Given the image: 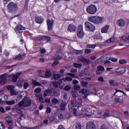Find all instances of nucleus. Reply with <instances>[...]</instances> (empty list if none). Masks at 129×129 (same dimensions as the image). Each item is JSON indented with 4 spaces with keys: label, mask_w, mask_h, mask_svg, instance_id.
I'll list each match as a JSON object with an SVG mask.
<instances>
[{
    "label": "nucleus",
    "mask_w": 129,
    "mask_h": 129,
    "mask_svg": "<svg viewBox=\"0 0 129 129\" xmlns=\"http://www.w3.org/2000/svg\"><path fill=\"white\" fill-rule=\"evenodd\" d=\"M108 29H109V26L106 25L105 27H104L102 29L101 32L102 33H107V31H108Z\"/></svg>",
    "instance_id": "obj_24"
},
{
    "label": "nucleus",
    "mask_w": 129,
    "mask_h": 129,
    "mask_svg": "<svg viewBox=\"0 0 129 129\" xmlns=\"http://www.w3.org/2000/svg\"><path fill=\"white\" fill-rule=\"evenodd\" d=\"M100 129H109L105 124H102L101 126Z\"/></svg>",
    "instance_id": "obj_52"
},
{
    "label": "nucleus",
    "mask_w": 129,
    "mask_h": 129,
    "mask_svg": "<svg viewBox=\"0 0 129 129\" xmlns=\"http://www.w3.org/2000/svg\"><path fill=\"white\" fill-rule=\"evenodd\" d=\"M19 9L18 4L10 2L7 6V10L9 13H16Z\"/></svg>",
    "instance_id": "obj_1"
},
{
    "label": "nucleus",
    "mask_w": 129,
    "mask_h": 129,
    "mask_svg": "<svg viewBox=\"0 0 129 129\" xmlns=\"http://www.w3.org/2000/svg\"><path fill=\"white\" fill-rule=\"evenodd\" d=\"M77 35L79 38H82L84 36V32H83V26L79 25L78 27Z\"/></svg>",
    "instance_id": "obj_7"
},
{
    "label": "nucleus",
    "mask_w": 129,
    "mask_h": 129,
    "mask_svg": "<svg viewBox=\"0 0 129 129\" xmlns=\"http://www.w3.org/2000/svg\"><path fill=\"white\" fill-rule=\"evenodd\" d=\"M98 81H100V82H103L104 81V79H103V77H100L98 79Z\"/></svg>",
    "instance_id": "obj_63"
},
{
    "label": "nucleus",
    "mask_w": 129,
    "mask_h": 129,
    "mask_svg": "<svg viewBox=\"0 0 129 129\" xmlns=\"http://www.w3.org/2000/svg\"><path fill=\"white\" fill-rule=\"evenodd\" d=\"M70 117V115L69 113H66L64 114V118L66 119H68L69 117Z\"/></svg>",
    "instance_id": "obj_53"
},
{
    "label": "nucleus",
    "mask_w": 129,
    "mask_h": 129,
    "mask_svg": "<svg viewBox=\"0 0 129 129\" xmlns=\"http://www.w3.org/2000/svg\"><path fill=\"white\" fill-rule=\"evenodd\" d=\"M86 11L87 13L90 15H94V14L97 12V8L96 6H95V5L91 4L87 7Z\"/></svg>",
    "instance_id": "obj_4"
},
{
    "label": "nucleus",
    "mask_w": 129,
    "mask_h": 129,
    "mask_svg": "<svg viewBox=\"0 0 129 129\" xmlns=\"http://www.w3.org/2000/svg\"><path fill=\"white\" fill-rule=\"evenodd\" d=\"M86 129H96V126L93 122H88L86 125Z\"/></svg>",
    "instance_id": "obj_14"
},
{
    "label": "nucleus",
    "mask_w": 129,
    "mask_h": 129,
    "mask_svg": "<svg viewBox=\"0 0 129 129\" xmlns=\"http://www.w3.org/2000/svg\"><path fill=\"white\" fill-rule=\"evenodd\" d=\"M73 113L74 115H77V109L76 108H74L73 109Z\"/></svg>",
    "instance_id": "obj_45"
},
{
    "label": "nucleus",
    "mask_w": 129,
    "mask_h": 129,
    "mask_svg": "<svg viewBox=\"0 0 129 129\" xmlns=\"http://www.w3.org/2000/svg\"><path fill=\"white\" fill-rule=\"evenodd\" d=\"M42 89H41V88H37L34 90V92H35V93H40Z\"/></svg>",
    "instance_id": "obj_40"
},
{
    "label": "nucleus",
    "mask_w": 129,
    "mask_h": 129,
    "mask_svg": "<svg viewBox=\"0 0 129 129\" xmlns=\"http://www.w3.org/2000/svg\"><path fill=\"white\" fill-rule=\"evenodd\" d=\"M117 94V96H122V94L125 95V93L123 92L122 91H120L119 90H116L115 93L114 94V95Z\"/></svg>",
    "instance_id": "obj_20"
},
{
    "label": "nucleus",
    "mask_w": 129,
    "mask_h": 129,
    "mask_svg": "<svg viewBox=\"0 0 129 129\" xmlns=\"http://www.w3.org/2000/svg\"><path fill=\"white\" fill-rule=\"evenodd\" d=\"M64 89L66 90V91H69V90L71 89V87L68 85H67L64 87Z\"/></svg>",
    "instance_id": "obj_46"
},
{
    "label": "nucleus",
    "mask_w": 129,
    "mask_h": 129,
    "mask_svg": "<svg viewBox=\"0 0 129 129\" xmlns=\"http://www.w3.org/2000/svg\"><path fill=\"white\" fill-rule=\"evenodd\" d=\"M116 23L119 27H124V26H125V21L122 19L117 20Z\"/></svg>",
    "instance_id": "obj_19"
},
{
    "label": "nucleus",
    "mask_w": 129,
    "mask_h": 129,
    "mask_svg": "<svg viewBox=\"0 0 129 129\" xmlns=\"http://www.w3.org/2000/svg\"><path fill=\"white\" fill-rule=\"evenodd\" d=\"M55 118H56L55 117V116L50 117L49 118V121H50V122L54 121V120H55Z\"/></svg>",
    "instance_id": "obj_58"
},
{
    "label": "nucleus",
    "mask_w": 129,
    "mask_h": 129,
    "mask_svg": "<svg viewBox=\"0 0 129 129\" xmlns=\"http://www.w3.org/2000/svg\"><path fill=\"white\" fill-rule=\"evenodd\" d=\"M119 63V64H125L126 63V60L124 59H120Z\"/></svg>",
    "instance_id": "obj_48"
},
{
    "label": "nucleus",
    "mask_w": 129,
    "mask_h": 129,
    "mask_svg": "<svg viewBox=\"0 0 129 129\" xmlns=\"http://www.w3.org/2000/svg\"><path fill=\"white\" fill-rule=\"evenodd\" d=\"M62 82H63V79H60L57 82L58 85H60L61 83H62Z\"/></svg>",
    "instance_id": "obj_64"
},
{
    "label": "nucleus",
    "mask_w": 129,
    "mask_h": 129,
    "mask_svg": "<svg viewBox=\"0 0 129 129\" xmlns=\"http://www.w3.org/2000/svg\"><path fill=\"white\" fill-rule=\"evenodd\" d=\"M54 79L56 80H58V79H60L61 78V75L58 74H55L53 75Z\"/></svg>",
    "instance_id": "obj_33"
},
{
    "label": "nucleus",
    "mask_w": 129,
    "mask_h": 129,
    "mask_svg": "<svg viewBox=\"0 0 129 129\" xmlns=\"http://www.w3.org/2000/svg\"><path fill=\"white\" fill-rule=\"evenodd\" d=\"M76 30H77V27L73 24H70L67 29V31L70 33L76 32Z\"/></svg>",
    "instance_id": "obj_12"
},
{
    "label": "nucleus",
    "mask_w": 129,
    "mask_h": 129,
    "mask_svg": "<svg viewBox=\"0 0 129 129\" xmlns=\"http://www.w3.org/2000/svg\"><path fill=\"white\" fill-rule=\"evenodd\" d=\"M32 83L33 85H35V86H42V84L41 83L36 81H33Z\"/></svg>",
    "instance_id": "obj_30"
},
{
    "label": "nucleus",
    "mask_w": 129,
    "mask_h": 129,
    "mask_svg": "<svg viewBox=\"0 0 129 129\" xmlns=\"http://www.w3.org/2000/svg\"><path fill=\"white\" fill-rule=\"evenodd\" d=\"M7 88L8 89V90H10L11 95H16L17 91L14 89V86H7Z\"/></svg>",
    "instance_id": "obj_17"
},
{
    "label": "nucleus",
    "mask_w": 129,
    "mask_h": 129,
    "mask_svg": "<svg viewBox=\"0 0 129 129\" xmlns=\"http://www.w3.org/2000/svg\"><path fill=\"white\" fill-rule=\"evenodd\" d=\"M81 85L83 86V87H87V86H88V82L83 81L81 83Z\"/></svg>",
    "instance_id": "obj_35"
},
{
    "label": "nucleus",
    "mask_w": 129,
    "mask_h": 129,
    "mask_svg": "<svg viewBox=\"0 0 129 129\" xmlns=\"http://www.w3.org/2000/svg\"><path fill=\"white\" fill-rule=\"evenodd\" d=\"M108 116H109V110H107L106 111H105L104 117H108Z\"/></svg>",
    "instance_id": "obj_38"
},
{
    "label": "nucleus",
    "mask_w": 129,
    "mask_h": 129,
    "mask_svg": "<svg viewBox=\"0 0 129 129\" xmlns=\"http://www.w3.org/2000/svg\"><path fill=\"white\" fill-rule=\"evenodd\" d=\"M109 40H110V42L111 43H113V42L115 41V38L114 37H111L109 38Z\"/></svg>",
    "instance_id": "obj_56"
},
{
    "label": "nucleus",
    "mask_w": 129,
    "mask_h": 129,
    "mask_svg": "<svg viewBox=\"0 0 129 129\" xmlns=\"http://www.w3.org/2000/svg\"><path fill=\"white\" fill-rule=\"evenodd\" d=\"M86 58L82 57V56H80L79 57V60H80V61H81L82 62H84L85 61Z\"/></svg>",
    "instance_id": "obj_51"
},
{
    "label": "nucleus",
    "mask_w": 129,
    "mask_h": 129,
    "mask_svg": "<svg viewBox=\"0 0 129 129\" xmlns=\"http://www.w3.org/2000/svg\"><path fill=\"white\" fill-rule=\"evenodd\" d=\"M96 46V44H93V45L89 44L86 46V48H92V49H94V48H95Z\"/></svg>",
    "instance_id": "obj_41"
},
{
    "label": "nucleus",
    "mask_w": 129,
    "mask_h": 129,
    "mask_svg": "<svg viewBox=\"0 0 129 129\" xmlns=\"http://www.w3.org/2000/svg\"><path fill=\"white\" fill-rule=\"evenodd\" d=\"M41 39L42 40H45L47 42H50L51 41V37L48 36H42Z\"/></svg>",
    "instance_id": "obj_28"
},
{
    "label": "nucleus",
    "mask_w": 129,
    "mask_h": 129,
    "mask_svg": "<svg viewBox=\"0 0 129 129\" xmlns=\"http://www.w3.org/2000/svg\"><path fill=\"white\" fill-rule=\"evenodd\" d=\"M6 121L7 122L9 126L8 129H13L14 128V120L10 116H8L5 118Z\"/></svg>",
    "instance_id": "obj_6"
},
{
    "label": "nucleus",
    "mask_w": 129,
    "mask_h": 129,
    "mask_svg": "<svg viewBox=\"0 0 129 129\" xmlns=\"http://www.w3.org/2000/svg\"><path fill=\"white\" fill-rule=\"evenodd\" d=\"M70 72L72 73H76V72H77V69H71Z\"/></svg>",
    "instance_id": "obj_55"
},
{
    "label": "nucleus",
    "mask_w": 129,
    "mask_h": 129,
    "mask_svg": "<svg viewBox=\"0 0 129 129\" xmlns=\"http://www.w3.org/2000/svg\"><path fill=\"white\" fill-rule=\"evenodd\" d=\"M35 22L37 23V24H42V23L44 22V19L42 18L41 17H36L35 18Z\"/></svg>",
    "instance_id": "obj_21"
},
{
    "label": "nucleus",
    "mask_w": 129,
    "mask_h": 129,
    "mask_svg": "<svg viewBox=\"0 0 129 129\" xmlns=\"http://www.w3.org/2000/svg\"><path fill=\"white\" fill-rule=\"evenodd\" d=\"M46 113H51V108L48 107L46 108Z\"/></svg>",
    "instance_id": "obj_57"
},
{
    "label": "nucleus",
    "mask_w": 129,
    "mask_h": 129,
    "mask_svg": "<svg viewBox=\"0 0 129 129\" xmlns=\"http://www.w3.org/2000/svg\"><path fill=\"white\" fill-rule=\"evenodd\" d=\"M85 53L86 54H89L90 53H91V50L88 49H86L85 50Z\"/></svg>",
    "instance_id": "obj_54"
},
{
    "label": "nucleus",
    "mask_w": 129,
    "mask_h": 129,
    "mask_svg": "<svg viewBox=\"0 0 129 129\" xmlns=\"http://www.w3.org/2000/svg\"><path fill=\"white\" fill-rule=\"evenodd\" d=\"M53 85L54 87H58V85H58L57 82H54L53 83Z\"/></svg>",
    "instance_id": "obj_61"
},
{
    "label": "nucleus",
    "mask_w": 129,
    "mask_h": 129,
    "mask_svg": "<svg viewBox=\"0 0 129 129\" xmlns=\"http://www.w3.org/2000/svg\"><path fill=\"white\" fill-rule=\"evenodd\" d=\"M114 99L116 103H123V97L122 96H117L115 97Z\"/></svg>",
    "instance_id": "obj_16"
},
{
    "label": "nucleus",
    "mask_w": 129,
    "mask_h": 129,
    "mask_svg": "<svg viewBox=\"0 0 129 129\" xmlns=\"http://www.w3.org/2000/svg\"><path fill=\"white\" fill-rule=\"evenodd\" d=\"M80 93H82V96L83 97H86L89 95V90L87 89H83L80 91Z\"/></svg>",
    "instance_id": "obj_15"
},
{
    "label": "nucleus",
    "mask_w": 129,
    "mask_h": 129,
    "mask_svg": "<svg viewBox=\"0 0 129 129\" xmlns=\"http://www.w3.org/2000/svg\"><path fill=\"white\" fill-rule=\"evenodd\" d=\"M73 106L71 104L68 105V108L69 109V110H72V108H73Z\"/></svg>",
    "instance_id": "obj_59"
},
{
    "label": "nucleus",
    "mask_w": 129,
    "mask_h": 129,
    "mask_svg": "<svg viewBox=\"0 0 129 129\" xmlns=\"http://www.w3.org/2000/svg\"><path fill=\"white\" fill-rule=\"evenodd\" d=\"M125 72H126V70L124 68H119L116 70L115 73L118 75H121V74H123Z\"/></svg>",
    "instance_id": "obj_10"
},
{
    "label": "nucleus",
    "mask_w": 129,
    "mask_h": 129,
    "mask_svg": "<svg viewBox=\"0 0 129 129\" xmlns=\"http://www.w3.org/2000/svg\"><path fill=\"white\" fill-rule=\"evenodd\" d=\"M109 60H110V61H112V62H116V61H117V58L114 57H110L109 58Z\"/></svg>",
    "instance_id": "obj_50"
},
{
    "label": "nucleus",
    "mask_w": 129,
    "mask_h": 129,
    "mask_svg": "<svg viewBox=\"0 0 129 129\" xmlns=\"http://www.w3.org/2000/svg\"><path fill=\"white\" fill-rule=\"evenodd\" d=\"M84 63H86V64H90V63H91V60L86 59L85 61H84Z\"/></svg>",
    "instance_id": "obj_62"
},
{
    "label": "nucleus",
    "mask_w": 129,
    "mask_h": 129,
    "mask_svg": "<svg viewBox=\"0 0 129 129\" xmlns=\"http://www.w3.org/2000/svg\"><path fill=\"white\" fill-rule=\"evenodd\" d=\"M103 56H101L100 58L97 60V63H99V64L101 63L102 61H103Z\"/></svg>",
    "instance_id": "obj_42"
},
{
    "label": "nucleus",
    "mask_w": 129,
    "mask_h": 129,
    "mask_svg": "<svg viewBox=\"0 0 129 129\" xmlns=\"http://www.w3.org/2000/svg\"><path fill=\"white\" fill-rule=\"evenodd\" d=\"M72 53H75L76 54H77V55H81V54L83 53V51H82V50H77L75 49L72 50Z\"/></svg>",
    "instance_id": "obj_25"
},
{
    "label": "nucleus",
    "mask_w": 129,
    "mask_h": 129,
    "mask_svg": "<svg viewBox=\"0 0 129 129\" xmlns=\"http://www.w3.org/2000/svg\"><path fill=\"white\" fill-rule=\"evenodd\" d=\"M63 80L64 82H66L67 81L70 82L72 81L73 79L72 78L70 77H66L65 78H63Z\"/></svg>",
    "instance_id": "obj_27"
},
{
    "label": "nucleus",
    "mask_w": 129,
    "mask_h": 129,
    "mask_svg": "<svg viewBox=\"0 0 129 129\" xmlns=\"http://www.w3.org/2000/svg\"><path fill=\"white\" fill-rule=\"evenodd\" d=\"M51 76V72L50 71H46L45 72V77L46 78H49Z\"/></svg>",
    "instance_id": "obj_34"
},
{
    "label": "nucleus",
    "mask_w": 129,
    "mask_h": 129,
    "mask_svg": "<svg viewBox=\"0 0 129 129\" xmlns=\"http://www.w3.org/2000/svg\"><path fill=\"white\" fill-rule=\"evenodd\" d=\"M58 117L60 119H63V118H64V116H63V114H58Z\"/></svg>",
    "instance_id": "obj_60"
},
{
    "label": "nucleus",
    "mask_w": 129,
    "mask_h": 129,
    "mask_svg": "<svg viewBox=\"0 0 129 129\" xmlns=\"http://www.w3.org/2000/svg\"><path fill=\"white\" fill-rule=\"evenodd\" d=\"M74 67H75V68H80L81 67H82V64L78 63H74Z\"/></svg>",
    "instance_id": "obj_32"
},
{
    "label": "nucleus",
    "mask_w": 129,
    "mask_h": 129,
    "mask_svg": "<svg viewBox=\"0 0 129 129\" xmlns=\"http://www.w3.org/2000/svg\"><path fill=\"white\" fill-rule=\"evenodd\" d=\"M85 26L87 31H89L90 32H94V31H95V26L89 22H85Z\"/></svg>",
    "instance_id": "obj_5"
},
{
    "label": "nucleus",
    "mask_w": 129,
    "mask_h": 129,
    "mask_svg": "<svg viewBox=\"0 0 129 129\" xmlns=\"http://www.w3.org/2000/svg\"><path fill=\"white\" fill-rule=\"evenodd\" d=\"M62 58H63V51L62 50H59L56 53L53 59L54 60H61Z\"/></svg>",
    "instance_id": "obj_8"
},
{
    "label": "nucleus",
    "mask_w": 129,
    "mask_h": 129,
    "mask_svg": "<svg viewBox=\"0 0 129 129\" xmlns=\"http://www.w3.org/2000/svg\"><path fill=\"white\" fill-rule=\"evenodd\" d=\"M66 75H69V76H71L73 78H76V76H75V74L72 73H67Z\"/></svg>",
    "instance_id": "obj_47"
},
{
    "label": "nucleus",
    "mask_w": 129,
    "mask_h": 129,
    "mask_svg": "<svg viewBox=\"0 0 129 129\" xmlns=\"http://www.w3.org/2000/svg\"><path fill=\"white\" fill-rule=\"evenodd\" d=\"M71 104L74 107H76V106L78 105V102L76 101V99L72 100L71 102Z\"/></svg>",
    "instance_id": "obj_22"
},
{
    "label": "nucleus",
    "mask_w": 129,
    "mask_h": 129,
    "mask_svg": "<svg viewBox=\"0 0 129 129\" xmlns=\"http://www.w3.org/2000/svg\"><path fill=\"white\" fill-rule=\"evenodd\" d=\"M77 96H78V93L77 92H75L73 93L72 97H73L74 99H76Z\"/></svg>",
    "instance_id": "obj_39"
},
{
    "label": "nucleus",
    "mask_w": 129,
    "mask_h": 129,
    "mask_svg": "<svg viewBox=\"0 0 129 129\" xmlns=\"http://www.w3.org/2000/svg\"><path fill=\"white\" fill-rule=\"evenodd\" d=\"M25 30H26L25 27H23L21 25L17 26L15 28V32H16V33H18V34L23 33V31Z\"/></svg>",
    "instance_id": "obj_9"
},
{
    "label": "nucleus",
    "mask_w": 129,
    "mask_h": 129,
    "mask_svg": "<svg viewBox=\"0 0 129 129\" xmlns=\"http://www.w3.org/2000/svg\"><path fill=\"white\" fill-rule=\"evenodd\" d=\"M76 129H82V125L80 123H78L76 125Z\"/></svg>",
    "instance_id": "obj_37"
},
{
    "label": "nucleus",
    "mask_w": 129,
    "mask_h": 129,
    "mask_svg": "<svg viewBox=\"0 0 129 129\" xmlns=\"http://www.w3.org/2000/svg\"><path fill=\"white\" fill-rule=\"evenodd\" d=\"M97 70L102 72L103 71H104V67L102 66H99L97 67Z\"/></svg>",
    "instance_id": "obj_36"
},
{
    "label": "nucleus",
    "mask_w": 129,
    "mask_h": 129,
    "mask_svg": "<svg viewBox=\"0 0 129 129\" xmlns=\"http://www.w3.org/2000/svg\"><path fill=\"white\" fill-rule=\"evenodd\" d=\"M74 88L75 90H80V86L78 85H75Z\"/></svg>",
    "instance_id": "obj_43"
},
{
    "label": "nucleus",
    "mask_w": 129,
    "mask_h": 129,
    "mask_svg": "<svg viewBox=\"0 0 129 129\" xmlns=\"http://www.w3.org/2000/svg\"><path fill=\"white\" fill-rule=\"evenodd\" d=\"M16 103V101L15 100H13L12 101H8L6 103L8 105H13V104H14V103Z\"/></svg>",
    "instance_id": "obj_31"
},
{
    "label": "nucleus",
    "mask_w": 129,
    "mask_h": 129,
    "mask_svg": "<svg viewBox=\"0 0 129 129\" xmlns=\"http://www.w3.org/2000/svg\"><path fill=\"white\" fill-rule=\"evenodd\" d=\"M47 25L48 31H52L54 25V21L48 19L47 20Z\"/></svg>",
    "instance_id": "obj_11"
},
{
    "label": "nucleus",
    "mask_w": 129,
    "mask_h": 129,
    "mask_svg": "<svg viewBox=\"0 0 129 129\" xmlns=\"http://www.w3.org/2000/svg\"><path fill=\"white\" fill-rule=\"evenodd\" d=\"M32 104V101L28 99H23L22 101L20 102L18 104L19 107H28L31 106Z\"/></svg>",
    "instance_id": "obj_3"
},
{
    "label": "nucleus",
    "mask_w": 129,
    "mask_h": 129,
    "mask_svg": "<svg viewBox=\"0 0 129 129\" xmlns=\"http://www.w3.org/2000/svg\"><path fill=\"white\" fill-rule=\"evenodd\" d=\"M22 73H23L21 72L19 73H17L16 75H13L12 77V81L13 82H17V81H18V78L20 77V76L22 75Z\"/></svg>",
    "instance_id": "obj_18"
},
{
    "label": "nucleus",
    "mask_w": 129,
    "mask_h": 129,
    "mask_svg": "<svg viewBox=\"0 0 129 129\" xmlns=\"http://www.w3.org/2000/svg\"><path fill=\"white\" fill-rule=\"evenodd\" d=\"M67 105V104L65 102H63L60 104V109L61 110H65V106Z\"/></svg>",
    "instance_id": "obj_26"
},
{
    "label": "nucleus",
    "mask_w": 129,
    "mask_h": 129,
    "mask_svg": "<svg viewBox=\"0 0 129 129\" xmlns=\"http://www.w3.org/2000/svg\"><path fill=\"white\" fill-rule=\"evenodd\" d=\"M89 22L94 24H101L103 21V18L99 16H92L88 18Z\"/></svg>",
    "instance_id": "obj_2"
},
{
    "label": "nucleus",
    "mask_w": 129,
    "mask_h": 129,
    "mask_svg": "<svg viewBox=\"0 0 129 129\" xmlns=\"http://www.w3.org/2000/svg\"><path fill=\"white\" fill-rule=\"evenodd\" d=\"M28 86H30V85L27 83L25 82L24 83V85H23V87L24 89H27V88H28Z\"/></svg>",
    "instance_id": "obj_44"
},
{
    "label": "nucleus",
    "mask_w": 129,
    "mask_h": 129,
    "mask_svg": "<svg viewBox=\"0 0 129 129\" xmlns=\"http://www.w3.org/2000/svg\"><path fill=\"white\" fill-rule=\"evenodd\" d=\"M7 77H8V74H4L0 76V79H2L0 81L1 84H6L7 82Z\"/></svg>",
    "instance_id": "obj_13"
},
{
    "label": "nucleus",
    "mask_w": 129,
    "mask_h": 129,
    "mask_svg": "<svg viewBox=\"0 0 129 129\" xmlns=\"http://www.w3.org/2000/svg\"><path fill=\"white\" fill-rule=\"evenodd\" d=\"M58 64L59 61H55L51 64V67H55V66H57Z\"/></svg>",
    "instance_id": "obj_49"
},
{
    "label": "nucleus",
    "mask_w": 129,
    "mask_h": 129,
    "mask_svg": "<svg viewBox=\"0 0 129 129\" xmlns=\"http://www.w3.org/2000/svg\"><path fill=\"white\" fill-rule=\"evenodd\" d=\"M51 101H52V103H53V104H54V105H56V104H57L58 102H59V101L56 98H53L51 100Z\"/></svg>",
    "instance_id": "obj_29"
},
{
    "label": "nucleus",
    "mask_w": 129,
    "mask_h": 129,
    "mask_svg": "<svg viewBox=\"0 0 129 129\" xmlns=\"http://www.w3.org/2000/svg\"><path fill=\"white\" fill-rule=\"evenodd\" d=\"M14 60H23V55L21 54H19L18 55H16L13 57Z\"/></svg>",
    "instance_id": "obj_23"
}]
</instances>
